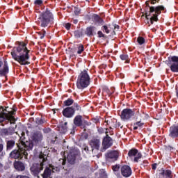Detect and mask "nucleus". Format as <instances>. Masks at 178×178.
Masks as SVG:
<instances>
[{
	"label": "nucleus",
	"instance_id": "f257e3e1",
	"mask_svg": "<svg viewBox=\"0 0 178 178\" xmlns=\"http://www.w3.org/2000/svg\"><path fill=\"white\" fill-rule=\"evenodd\" d=\"M29 52L30 51L27 49L26 44L20 42L17 48L13 49L11 55L13 59L18 62L19 65H30V62H29V59H30Z\"/></svg>",
	"mask_w": 178,
	"mask_h": 178
},
{
	"label": "nucleus",
	"instance_id": "f03ea898",
	"mask_svg": "<svg viewBox=\"0 0 178 178\" xmlns=\"http://www.w3.org/2000/svg\"><path fill=\"white\" fill-rule=\"evenodd\" d=\"M18 149L17 150H13L10 154V156L13 158L14 159H22L24 156L25 159H27V155H29V153H27V151H31L33 149V147H34V144H33V142H26L20 141L17 144Z\"/></svg>",
	"mask_w": 178,
	"mask_h": 178
},
{
	"label": "nucleus",
	"instance_id": "7ed1b4c3",
	"mask_svg": "<svg viewBox=\"0 0 178 178\" xmlns=\"http://www.w3.org/2000/svg\"><path fill=\"white\" fill-rule=\"evenodd\" d=\"M150 0L146 1V6L149 8V14L145 13L147 20H150V24H154V22H158V15L162 13V10H165L163 6H158L156 7L149 6Z\"/></svg>",
	"mask_w": 178,
	"mask_h": 178
},
{
	"label": "nucleus",
	"instance_id": "20e7f679",
	"mask_svg": "<svg viewBox=\"0 0 178 178\" xmlns=\"http://www.w3.org/2000/svg\"><path fill=\"white\" fill-rule=\"evenodd\" d=\"M91 83V78L88 74V70H84L78 76L76 81V87L79 90H84L90 86Z\"/></svg>",
	"mask_w": 178,
	"mask_h": 178
},
{
	"label": "nucleus",
	"instance_id": "39448f33",
	"mask_svg": "<svg viewBox=\"0 0 178 178\" xmlns=\"http://www.w3.org/2000/svg\"><path fill=\"white\" fill-rule=\"evenodd\" d=\"M39 20L41 27H48L50 23H54V15L48 8L40 15Z\"/></svg>",
	"mask_w": 178,
	"mask_h": 178
},
{
	"label": "nucleus",
	"instance_id": "423d86ee",
	"mask_svg": "<svg viewBox=\"0 0 178 178\" xmlns=\"http://www.w3.org/2000/svg\"><path fill=\"white\" fill-rule=\"evenodd\" d=\"M39 158L41 159L42 162L40 164H35L31 168V172H33V173L35 175H38V173H40V172L44 169V162H45L47 159V155L41 152L39 155Z\"/></svg>",
	"mask_w": 178,
	"mask_h": 178
},
{
	"label": "nucleus",
	"instance_id": "0eeeda50",
	"mask_svg": "<svg viewBox=\"0 0 178 178\" xmlns=\"http://www.w3.org/2000/svg\"><path fill=\"white\" fill-rule=\"evenodd\" d=\"M76 111H81V107L77 103H74L73 106L67 107L63 111L65 118H72Z\"/></svg>",
	"mask_w": 178,
	"mask_h": 178
},
{
	"label": "nucleus",
	"instance_id": "6e6552de",
	"mask_svg": "<svg viewBox=\"0 0 178 178\" xmlns=\"http://www.w3.org/2000/svg\"><path fill=\"white\" fill-rule=\"evenodd\" d=\"M79 154V152L77 150H72L71 152H70L66 157V152H64L65 154V159H60V162H62V165H66V161L71 165H73L76 161V155Z\"/></svg>",
	"mask_w": 178,
	"mask_h": 178
},
{
	"label": "nucleus",
	"instance_id": "1a4fd4ad",
	"mask_svg": "<svg viewBox=\"0 0 178 178\" xmlns=\"http://www.w3.org/2000/svg\"><path fill=\"white\" fill-rule=\"evenodd\" d=\"M134 115V111H133L130 108H125L122 111L120 117H121V119L124 121L130 120V119L133 118Z\"/></svg>",
	"mask_w": 178,
	"mask_h": 178
},
{
	"label": "nucleus",
	"instance_id": "9d476101",
	"mask_svg": "<svg viewBox=\"0 0 178 178\" xmlns=\"http://www.w3.org/2000/svg\"><path fill=\"white\" fill-rule=\"evenodd\" d=\"M128 155L131 159H133L134 158V162H138V159H141V157L143 156L141 155V153L138 152V150H137V149H132L129 150L128 152Z\"/></svg>",
	"mask_w": 178,
	"mask_h": 178
},
{
	"label": "nucleus",
	"instance_id": "9b49d317",
	"mask_svg": "<svg viewBox=\"0 0 178 178\" xmlns=\"http://www.w3.org/2000/svg\"><path fill=\"white\" fill-rule=\"evenodd\" d=\"M113 144L112 141V138L109 137L108 135H106V137L103 139L102 142V152L105 151L106 149H108V148H111L112 147V145Z\"/></svg>",
	"mask_w": 178,
	"mask_h": 178
},
{
	"label": "nucleus",
	"instance_id": "f8f14e48",
	"mask_svg": "<svg viewBox=\"0 0 178 178\" xmlns=\"http://www.w3.org/2000/svg\"><path fill=\"white\" fill-rule=\"evenodd\" d=\"M170 70L173 73H178V57L172 56L170 62Z\"/></svg>",
	"mask_w": 178,
	"mask_h": 178
},
{
	"label": "nucleus",
	"instance_id": "ddd939ff",
	"mask_svg": "<svg viewBox=\"0 0 178 178\" xmlns=\"http://www.w3.org/2000/svg\"><path fill=\"white\" fill-rule=\"evenodd\" d=\"M131 168H130V166L129 165H123L121 168V175L124 177H130V176H131Z\"/></svg>",
	"mask_w": 178,
	"mask_h": 178
},
{
	"label": "nucleus",
	"instance_id": "4468645a",
	"mask_svg": "<svg viewBox=\"0 0 178 178\" xmlns=\"http://www.w3.org/2000/svg\"><path fill=\"white\" fill-rule=\"evenodd\" d=\"M106 158L107 161H109V159H113V161H116L118 158H119V152L114 150V151H110L107 152L106 154Z\"/></svg>",
	"mask_w": 178,
	"mask_h": 178
},
{
	"label": "nucleus",
	"instance_id": "2eb2a0df",
	"mask_svg": "<svg viewBox=\"0 0 178 178\" xmlns=\"http://www.w3.org/2000/svg\"><path fill=\"white\" fill-rule=\"evenodd\" d=\"M3 65V63L0 60V67ZM9 73V67L8 63L5 62L3 69L0 70V76H6Z\"/></svg>",
	"mask_w": 178,
	"mask_h": 178
},
{
	"label": "nucleus",
	"instance_id": "dca6fc26",
	"mask_svg": "<svg viewBox=\"0 0 178 178\" xmlns=\"http://www.w3.org/2000/svg\"><path fill=\"white\" fill-rule=\"evenodd\" d=\"M90 145L93 149H99V147H101V141L99 139L92 138L90 141Z\"/></svg>",
	"mask_w": 178,
	"mask_h": 178
},
{
	"label": "nucleus",
	"instance_id": "f3484780",
	"mask_svg": "<svg viewBox=\"0 0 178 178\" xmlns=\"http://www.w3.org/2000/svg\"><path fill=\"white\" fill-rule=\"evenodd\" d=\"M169 136L172 138H176V137H178V126L170 127Z\"/></svg>",
	"mask_w": 178,
	"mask_h": 178
},
{
	"label": "nucleus",
	"instance_id": "a211bd4d",
	"mask_svg": "<svg viewBox=\"0 0 178 178\" xmlns=\"http://www.w3.org/2000/svg\"><path fill=\"white\" fill-rule=\"evenodd\" d=\"M14 167L15 168L19 171V172H23L24 169H26V167L24 166V163L20 162V161H15L14 163Z\"/></svg>",
	"mask_w": 178,
	"mask_h": 178
},
{
	"label": "nucleus",
	"instance_id": "6ab92c4d",
	"mask_svg": "<svg viewBox=\"0 0 178 178\" xmlns=\"http://www.w3.org/2000/svg\"><path fill=\"white\" fill-rule=\"evenodd\" d=\"M33 140L35 143H38L42 140V134L41 132H35L33 136Z\"/></svg>",
	"mask_w": 178,
	"mask_h": 178
},
{
	"label": "nucleus",
	"instance_id": "aec40b11",
	"mask_svg": "<svg viewBox=\"0 0 178 178\" xmlns=\"http://www.w3.org/2000/svg\"><path fill=\"white\" fill-rule=\"evenodd\" d=\"M93 22L97 24H102L104 23V20L101 19V17L98 15H93L92 16Z\"/></svg>",
	"mask_w": 178,
	"mask_h": 178
},
{
	"label": "nucleus",
	"instance_id": "412c9836",
	"mask_svg": "<svg viewBox=\"0 0 178 178\" xmlns=\"http://www.w3.org/2000/svg\"><path fill=\"white\" fill-rule=\"evenodd\" d=\"M161 175L164 177V178H172V171L169 170H163L162 172H161Z\"/></svg>",
	"mask_w": 178,
	"mask_h": 178
},
{
	"label": "nucleus",
	"instance_id": "4be33fe9",
	"mask_svg": "<svg viewBox=\"0 0 178 178\" xmlns=\"http://www.w3.org/2000/svg\"><path fill=\"white\" fill-rule=\"evenodd\" d=\"M51 174H52V170L49 168H46L42 176L43 178H48V177H51Z\"/></svg>",
	"mask_w": 178,
	"mask_h": 178
},
{
	"label": "nucleus",
	"instance_id": "5701e85b",
	"mask_svg": "<svg viewBox=\"0 0 178 178\" xmlns=\"http://www.w3.org/2000/svg\"><path fill=\"white\" fill-rule=\"evenodd\" d=\"M81 115H77L75 117L74 120V124L75 126H81V124L83 123V121L81 120Z\"/></svg>",
	"mask_w": 178,
	"mask_h": 178
},
{
	"label": "nucleus",
	"instance_id": "b1692460",
	"mask_svg": "<svg viewBox=\"0 0 178 178\" xmlns=\"http://www.w3.org/2000/svg\"><path fill=\"white\" fill-rule=\"evenodd\" d=\"M74 100L71 98L67 99V100L64 101L63 104L65 106H70V105H73Z\"/></svg>",
	"mask_w": 178,
	"mask_h": 178
},
{
	"label": "nucleus",
	"instance_id": "393cba45",
	"mask_svg": "<svg viewBox=\"0 0 178 178\" xmlns=\"http://www.w3.org/2000/svg\"><path fill=\"white\" fill-rule=\"evenodd\" d=\"M94 31V26H89L86 29L87 35H92V31Z\"/></svg>",
	"mask_w": 178,
	"mask_h": 178
},
{
	"label": "nucleus",
	"instance_id": "a878e982",
	"mask_svg": "<svg viewBox=\"0 0 178 178\" xmlns=\"http://www.w3.org/2000/svg\"><path fill=\"white\" fill-rule=\"evenodd\" d=\"M120 59L122 60H125V63H129V56L127 54L120 55Z\"/></svg>",
	"mask_w": 178,
	"mask_h": 178
},
{
	"label": "nucleus",
	"instance_id": "bb28decb",
	"mask_svg": "<svg viewBox=\"0 0 178 178\" xmlns=\"http://www.w3.org/2000/svg\"><path fill=\"white\" fill-rule=\"evenodd\" d=\"M141 126H144V123L141 122H137L134 124V130H137L138 127H141Z\"/></svg>",
	"mask_w": 178,
	"mask_h": 178
},
{
	"label": "nucleus",
	"instance_id": "cd10ccee",
	"mask_svg": "<svg viewBox=\"0 0 178 178\" xmlns=\"http://www.w3.org/2000/svg\"><path fill=\"white\" fill-rule=\"evenodd\" d=\"M137 42L139 44V45H143V44H145V39L141 36H139L137 38Z\"/></svg>",
	"mask_w": 178,
	"mask_h": 178
},
{
	"label": "nucleus",
	"instance_id": "c85d7f7f",
	"mask_svg": "<svg viewBox=\"0 0 178 178\" xmlns=\"http://www.w3.org/2000/svg\"><path fill=\"white\" fill-rule=\"evenodd\" d=\"M83 51H84V46L83 44H79L78 47L77 54L80 55V54H82Z\"/></svg>",
	"mask_w": 178,
	"mask_h": 178
},
{
	"label": "nucleus",
	"instance_id": "c756f323",
	"mask_svg": "<svg viewBox=\"0 0 178 178\" xmlns=\"http://www.w3.org/2000/svg\"><path fill=\"white\" fill-rule=\"evenodd\" d=\"M15 145V142L13 140H9L7 143V148L8 149H12V147Z\"/></svg>",
	"mask_w": 178,
	"mask_h": 178
},
{
	"label": "nucleus",
	"instance_id": "7c9ffc66",
	"mask_svg": "<svg viewBox=\"0 0 178 178\" xmlns=\"http://www.w3.org/2000/svg\"><path fill=\"white\" fill-rule=\"evenodd\" d=\"M102 30L103 31H104V33H105L106 34H109V33H111V30H109V29H108V26H106V25L103 26L102 27Z\"/></svg>",
	"mask_w": 178,
	"mask_h": 178
},
{
	"label": "nucleus",
	"instance_id": "2f4dec72",
	"mask_svg": "<svg viewBox=\"0 0 178 178\" xmlns=\"http://www.w3.org/2000/svg\"><path fill=\"white\" fill-rule=\"evenodd\" d=\"M120 170V166L119 165H115L113 166V170L116 174Z\"/></svg>",
	"mask_w": 178,
	"mask_h": 178
},
{
	"label": "nucleus",
	"instance_id": "473e14b6",
	"mask_svg": "<svg viewBox=\"0 0 178 178\" xmlns=\"http://www.w3.org/2000/svg\"><path fill=\"white\" fill-rule=\"evenodd\" d=\"M34 3L38 6H41V5H42V0H35Z\"/></svg>",
	"mask_w": 178,
	"mask_h": 178
},
{
	"label": "nucleus",
	"instance_id": "72a5a7b5",
	"mask_svg": "<svg viewBox=\"0 0 178 178\" xmlns=\"http://www.w3.org/2000/svg\"><path fill=\"white\" fill-rule=\"evenodd\" d=\"M36 123L37 124H42L44 123V121L42 118H36Z\"/></svg>",
	"mask_w": 178,
	"mask_h": 178
},
{
	"label": "nucleus",
	"instance_id": "f704fd0d",
	"mask_svg": "<svg viewBox=\"0 0 178 178\" xmlns=\"http://www.w3.org/2000/svg\"><path fill=\"white\" fill-rule=\"evenodd\" d=\"M97 35H98V36L101 38H105V34H104V33H102V31H99L98 32H97Z\"/></svg>",
	"mask_w": 178,
	"mask_h": 178
},
{
	"label": "nucleus",
	"instance_id": "c9c22d12",
	"mask_svg": "<svg viewBox=\"0 0 178 178\" xmlns=\"http://www.w3.org/2000/svg\"><path fill=\"white\" fill-rule=\"evenodd\" d=\"M39 34H42L40 35V38L42 39L44 38V37H45V34H47V32H45V31H42V32L39 33Z\"/></svg>",
	"mask_w": 178,
	"mask_h": 178
},
{
	"label": "nucleus",
	"instance_id": "e433bc0d",
	"mask_svg": "<svg viewBox=\"0 0 178 178\" xmlns=\"http://www.w3.org/2000/svg\"><path fill=\"white\" fill-rule=\"evenodd\" d=\"M16 178H30L26 175H18Z\"/></svg>",
	"mask_w": 178,
	"mask_h": 178
},
{
	"label": "nucleus",
	"instance_id": "4c0bfd02",
	"mask_svg": "<svg viewBox=\"0 0 178 178\" xmlns=\"http://www.w3.org/2000/svg\"><path fill=\"white\" fill-rule=\"evenodd\" d=\"M70 24L67 23L65 24V29H67V30H70Z\"/></svg>",
	"mask_w": 178,
	"mask_h": 178
},
{
	"label": "nucleus",
	"instance_id": "58836bf2",
	"mask_svg": "<svg viewBox=\"0 0 178 178\" xmlns=\"http://www.w3.org/2000/svg\"><path fill=\"white\" fill-rule=\"evenodd\" d=\"M15 111H10V118H11V119H13V120L15 119V118H13V116H12L13 115H15Z\"/></svg>",
	"mask_w": 178,
	"mask_h": 178
},
{
	"label": "nucleus",
	"instance_id": "ea45409f",
	"mask_svg": "<svg viewBox=\"0 0 178 178\" xmlns=\"http://www.w3.org/2000/svg\"><path fill=\"white\" fill-rule=\"evenodd\" d=\"M151 5H155L156 3V0H150Z\"/></svg>",
	"mask_w": 178,
	"mask_h": 178
},
{
	"label": "nucleus",
	"instance_id": "a19ab883",
	"mask_svg": "<svg viewBox=\"0 0 178 178\" xmlns=\"http://www.w3.org/2000/svg\"><path fill=\"white\" fill-rule=\"evenodd\" d=\"M3 149V145L0 144V152H2Z\"/></svg>",
	"mask_w": 178,
	"mask_h": 178
},
{
	"label": "nucleus",
	"instance_id": "79ce46f5",
	"mask_svg": "<svg viewBox=\"0 0 178 178\" xmlns=\"http://www.w3.org/2000/svg\"><path fill=\"white\" fill-rule=\"evenodd\" d=\"M114 30H119V26L118 25H115L114 26Z\"/></svg>",
	"mask_w": 178,
	"mask_h": 178
},
{
	"label": "nucleus",
	"instance_id": "37998d69",
	"mask_svg": "<svg viewBox=\"0 0 178 178\" xmlns=\"http://www.w3.org/2000/svg\"><path fill=\"white\" fill-rule=\"evenodd\" d=\"M75 15H79L80 13V10H75L74 11Z\"/></svg>",
	"mask_w": 178,
	"mask_h": 178
},
{
	"label": "nucleus",
	"instance_id": "c03bdc74",
	"mask_svg": "<svg viewBox=\"0 0 178 178\" xmlns=\"http://www.w3.org/2000/svg\"><path fill=\"white\" fill-rule=\"evenodd\" d=\"M0 119H3V115H0Z\"/></svg>",
	"mask_w": 178,
	"mask_h": 178
},
{
	"label": "nucleus",
	"instance_id": "a18cd8bd",
	"mask_svg": "<svg viewBox=\"0 0 178 178\" xmlns=\"http://www.w3.org/2000/svg\"><path fill=\"white\" fill-rule=\"evenodd\" d=\"M64 124H65V126H66V124H67V122H65Z\"/></svg>",
	"mask_w": 178,
	"mask_h": 178
},
{
	"label": "nucleus",
	"instance_id": "49530a36",
	"mask_svg": "<svg viewBox=\"0 0 178 178\" xmlns=\"http://www.w3.org/2000/svg\"><path fill=\"white\" fill-rule=\"evenodd\" d=\"M22 136H24V133H22Z\"/></svg>",
	"mask_w": 178,
	"mask_h": 178
},
{
	"label": "nucleus",
	"instance_id": "de8ad7c7",
	"mask_svg": "<svg viewBox=\"0 0 178 178\" xmlns=\"http://www.w3.org/2000/svg\"><path fill=\"white\" fill-rule=\"evenodd\" d=\"M74 23H75V24L77 23V21H74Z\"/></svg>",
	"mask_w": 178,
	"mask_h": 178
},
{
	"label": "nucleus",
	"instance_id": "09e8293b",
	"mask_svg": "<svg viewBox=\"0 0 178 178\" xmlns=\"http://www.w3.org/2000/svg\"><path fill=\"white\" fill-rule=\"evenodd\" d=\"M0 166H2V164L0 163Z\"/></svg>",
	"mask_w": 178,
	"mask_h": 178
},
{
	"label": "nucleus",
	"instance_id": "8fccbe9b",
	"mask_svg": "<svg viewBox=\"0 0 178 178\" xmlns=\"http://www.w3.org/2000/svg\"><path fill=\"white\" fill-rule=\"evenodd\" d=\"M153 169H155V167L153 166Z\"/></svg>",
	"mask_w": 178,
	"mask_h": 178
}]
</instances>
